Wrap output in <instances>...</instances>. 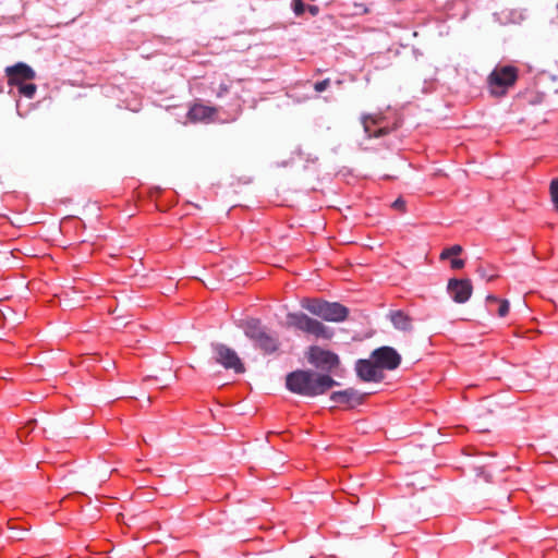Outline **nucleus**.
Masks as SVG:
<instances>
[{
  "label": "nucleus",
  "mask_w": 558,
  "mask_h": 558,
  "mask_svg": "<svg viewBox=\"0 0 558 558\" xmlns=\"http://www.w3.org/2000/svg\"><path fill=\"white\" fill-rule=\"evenodd\" d=\"M287 388L298 395L315 397L325 393L337 385L329 375L317 374L311 371H295L286 379Z\"/></svg>",
  "instance_id": "1"
},
{
  "label": "nucleus",
  "mask_w": 558,
  "mask_h": 558,
  "mask_svg": "<svg viewBox=\"0 0 558 558\" xmlns=\"http://www.w3.org/2000/svg\"><path fill=\"white\" fill-rule=\"evenodd\" d=\"M301 306L311 314L332 323H341L349 315V310L342 304L322 299L305 298L301 301Z\"/></svg>",
  "instance_id": "2"
},
{
  "label": "nucleus",
  "mask_w": 558,
  "mask_h": 558,
  "mask_svg": "<svg viewBox=\"0 0 558 558\" xmlns=\"http://www.w3.org/2000/svg\"><path fill=\"white\" fill-rule=\"evenodd\" d=\"M8 84L17 88L19 94L33 98L37 92V86L33 83L36 77L35 71L27 64L20 62L5 69Z\"/></svg>",
  "instance_id": "3"
},
{
  "label": "nucleus",
  "mask_w": 558,
  "mask_h": 558,
  "mask_svg": "<svg viewBox=\"0 0 558 558\" xmlns=\"http://www.w3.org/2000/svg\"><path fill=\"white\" fill-rule=\"evenodd\" d=\"M519 70L513 65H497L487 77L489 93L495 97L505 96L514 86Z\"/></svg>",
  "instance_id": "4"
},
{
  "label": "nucleus",
  "mask_w": 558,
  "mask_h": 558,
  "mask_svg": "<svg viewBox=\"0 0 558 558\" xmlns=\"http://www.w3.org/2000/svg\"><path fill=\"white\" fill-rule=\"evenodd\" d=\"M287 326L312 335L317 339L329 340L333 336L331 328L304 313H289L287 315Z\"/></svg>",
  "instance_id": "5"
},
{
  "label": "nucleus",
  "mask_w": 558,
  "mask_h": 558,
  "mask_svg": "<svg viewBox=\"0 0 558 558\" xmlns=\"http://www.w3.org/2000/svg\"><path fill=\"white\" fill-rule=\"evenodd\" d=\"M307 360L316 368L328 372L336 369L340 363L339 356L336 353L325 350L318 345H312L308 348Z\"/></svg>",
  "instance_id": "6"
},
{
  "label": "nucleus",
  "mask_w": 558,
  "mask_h": 558,
  "mask_svg": "<svg viewBox=\"0 0 558 558\" xmlns=\"http://www.w3.org/2000/svg\"><path fill=\"white\" fill-rule=\"evenodd\" d=\"M372 359L376 362L379 369L392 371L396 369L401 363L399 353L390 347H381L372 353Z\"/></svg>",
  "instance_id": "7"
},
{
  "label": "nucleus",
  "mask_w": 558,
  "mask_h": 558,
  "mask_svg": "<svg viewBox=\"0 0 558 558\" xmlns=\"http://www.w3.org/2000/svg\"><path fill=\"white\" fill-rule=\"evenodd\" d=\"M215 357L226 368H232L236 373H243L244 366L239 359L238 354L230 348L223 344H217L215 347Z\"/></svg>",
  "instance_id": "8"
},
{
  "label": "nucleus",
  "mask_w": 558,
  "mask_h": 558,
  "mask_svg": "<svg viewBox=\"0 0 558 558\" xmlns=\"http://www.w3.org/2000/svg\"><path fill=\"white\" fill-rule=\"evenodd\" d=\"M447 291L457 303H465L472 295L473 287L469 279H450Z\"/></svg>",
  "instance_id": "9"
},
{
  "label": "nucleus",
  "mask_w": 558,
  "mask_h": 558,
  "mask_svg": "<svg viewBox=\"0 0 558 558\" xmlns=\"http://www.w3.org/2000/svg\"><path fill=\"white\" fill-rule=\"evenodd\" d=\"M355 369L359 377L364 381H380L384 378L383 372L372 357L368 360H359Z\"/></svg>",
  "instance_id": "10"
},
{
  "label": "nucleus",
  "mask_w": 558,
  "mask_h": 558,
  "mask_svg": "<svg viewBox=\"0 0 558 558\" xmlns=\"http://www.w3.org/2000/svg\"><path fill=\"white\" fill-rule=\"evenodd\" d=\"M365 395L360 393L357 390L353 388H349L341 391H335L330 396V400L336 405H341L345 408H354L361 404L364 400Z\"/></svg>",
  "instance_id": "11"
},
{
  "label": "nucleus",
  "mask_w": 558,
  "mask_h": 558,
  "mask_svg": "<svg viewBox=\"0 0 558 558\" xmlns=\"http://www.w3.org/2000/svg\"><path fill=\"white\" fill-rule=\"evenodd\" d=\"M362 123L368 137H380L389 132L380 114L363 116Z\"/></svg>",
  "instance_id": "12"
},
{
  "label": "nucleus",
  "mask_w": 558,
  "mask_h": 558,
  "mask_svg": "<svg viewBox=\"0 0 558 558\" xmlns=\"http://www.w3.org/2000/svg\"><path fill=\"white\" fill-rule=\"evenodd\" d=\"M241 327L243 328L245 336L254 342H256L264 335V332H266L260 322L254 318L245 320Z\"/></svg>",
  "instance_id": "13"
},
{
  "label": "nucleus",
  "mask_w": 558,
  "mask_h": 558,
  "mask_svg": "<svg viewBox=\"0 0 558 558\" xmlns=\"http://www.w3.org/2000/svg\"><path fill=\"white\" fill-rule=\"evenodd\" d=\"M215 110L211 107L195 104L189 111L192 121H206L213 118Z\"/></svg>",
  "instance_id": "14"
},
{
  "label": "nucleus",
  "mask_w": 558,
  "mask_h": 558,
  "mask_svg": "<svg viewBox=\"0 0 558 558\" xmlns=\"http://www.w3.org/2000/svg\"><path fill=\"white\" fill-rule=\"evenodd\" d=\"M278 339L267 331L255 342V345L265 353H272L278 349Z\"/></svg>",
  "instance_id": "15"
},
{
  "label": "nucleus",
  "mask_w": 558,
  "mask_h": 558,
  "mask_svg": "<svg viewBox=\"0 0 558 558\" xmlns=\"http://www.w3.org/2000/svg\"><path fill=\"white\" fill-rule=\"evenodd\" d=\"M487 306H492V304H498L497 313L500 317H505L509 313V302L507 300H500L495 295H488L486 298Z\"/></svg>",
  "instance_id": "16"
},
{
  "label": "nucleus",
  "mask_w": 558,
  "mask_h": 558,
  "mask_svg": "<svg viewBox=\"0 0 558 558\" xmlns=\"http://www.w3.org/2000/svg\"><path fill=\"white\" fill-rule=\"evenodd\" d=\"M462 253V246L461 245H452L450 247H447L445 250H442V252L440 253V259L441 260H445V259H448L452 256H458Z\"/></svg>",
  "instance_id": "17"
},
{
  "label": "nucleus",
  "mask_w": 558,
  "mask_h": 558,
  "mask_svg": "<svg viewBox=\"0 0 558 558\" xmlns=\"http://www.w3.org/2000/svg\"><path fill=\"white\" fill-rule=\"evenodd\" d=\"M549 192L555 208L558 210V178L550 182Z\"/></svg>",
  "instance_id": "18"
},
{
  "label": "nucleus",
  "mask_w": 558,
  "mask_h": 558,
  "mask_svg": "<svg viewBox=\"0 0 558 558\" xmlns=\"http://www.w3.org/2000/svg\"><path fill=\"white\" fill-rule=\"evenodd\" d=\"M392 322L396 326L401 328H405L408 326V317L401 312L393 314Z\"/></svg>",
  "instance_id": "19"
},
{
  "label": "nucleus",
  "mask_w": 558,
  "mask_h": 558,
  "mask_svg": "<svg viewBox=\"0 0 558 558\" xmlns=\"http://www.w3.org/2000/svg\"><path fill=\"white\" fill-rule=\"evenodd\" d=\"M305 4L302 0H292V10L295 15H302L305 12Z\"/></svg>",
  "instance_id": "20"
},
{
  "label": "nucleus",
  "mask_w": 558,
  "mask_h": 558,
  "mask_svg": "<svg viewBox=\"0 0 558 558\" xmlns=\"http://www.w3.org/2000/svg\"><path fill=\"white\" fill-rule=\"evenodd\" d=\"M329 85H330V80L326 78V80L315 83L314 88L317 93H322V92L326 90L329 87Z\"/></svg>",
  "instance_id": "21"
},
{
  "label": "nucleus",
  "mask_w": 558,
  "mask_h": 558,
  "mask_svg": "<svg viewBox=\"0 0 558 558\" xmlns=\"http://www.w3.org/2000/svg\"><path fill=\"white\" fill-rule=\"evenodd\" d=\"M450 264L452 269H461L464 267V260L459 258L451 259Z\"/></svg>",
  "instance_id": "22"
},
{
  "label": "nucleus",
  "mask_w": 558,
  "mask_h": 558,
  "mask_svg": "<svg viewBox=\"0 0 558 558\" xmlns=\"http://www.w3.org/2000/svg\"><path fill=\"white\" fill-rule=\"evenodd\" d=\"M393 208L396 209H400L402 210L404 208V202L402 199H397L393 204H392Z\"/></svg>",
  "instance_id": "23"
},
{
  "label": "nucleus",
  "mask_w": 558,
  "mask_h": 558,
  "mask_svg": "<svg viewBox=\"0 0 558 558\" xmlns=\"http://www.w3.org/2000/svg\"><path fill=\"white\" fill-rule=\"evenodd\" d=\"M307 10L310 11V13H311L312 15H316V14H317V12H318V8H317V7H315V5H308V7H307Z\"/></svg>",
  "instance_id": "24"
}]
</instances>
